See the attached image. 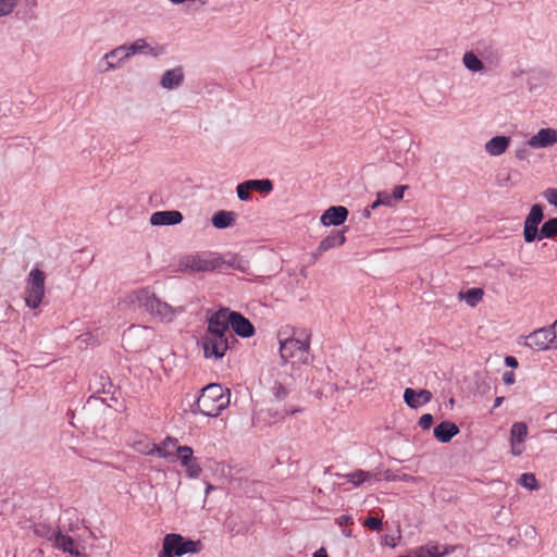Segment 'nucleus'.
<instances>
[{
  "instance_id": "f257e3e1",
  "label": "nucleus",
  "mask_w": 557,
  "mask_h": 557,
  "mask_svg": "<svg viewBox=\"0 0 557 557\" xmlns=\"http://www.w3.org/2000/svg\"><path fill=\"white\" fill-rule=\"evenodd\" d=\"M231 391L219 383L202 387L197 399L190 406L193 413L215 418L230 406Z\"/></svg>"
},
{
  "instance_id": "f03ea898",
  "label": "nucleus",
  "mask_w": 557,
  "mask_h": 557,
  "mask_svg": "<svg viewBox=\"0 0 557 557\" xmlns=\"http://www.w3.org/2000/svg\"><path fill=\"white\" fill-rule=\"evenodd\" d=\"M131 304H137L140 309H144L151 317L160 321L170 322L174 319L177 312H183V307H172L169 304L159 299L154 293L149 288L144 287L134 290L128 295Z\"/></svg>"
},
{
  "instance_id": "7ed1b4c3",
  "label": "nucleus",
  "mask_w": 557,
  "mask_h": 557,
  "mask_svg": "<svg viewBox=\"0 0 557 557\" xmlns=\"http://www.w3.org/2000/svg\"><path fill=\"white\" fill-rule=\"evenodd\" d=\"M163 51L164 48L161 46L150 47L146 39H136L129 46L122 45L106 53L103 57V60L106 61V67L102 70V72H109L117 69V64L110 62V59L112 58H119V61H125L136 53H148L153 57H159L163 53Z\"/></svg>"
},
{
  "instance_id": "20e7f679",
  "label": "nucleus",
  "mask_w": 557,
  "mask_h": 557,
  "mask_svg": "<svg viewBox=\"0 0 557 557\" xmlns=\"http://www.w3.org/2000/svg\"><path fill=\"white\" fill-rule=\"evenodd\" d=\"M310 334L306 333L304 338L289 337L280 341V356L284 362L288 360L307 363L310 348Z\"/></svg>"
},
{
  "instance_id": "39448f33",
  "label": "nucleus",
  "mask_w": 557,
  "mask_h": 557,
  "mask_svg": "<svg viewBox=\"0 0 557 557\" xmlns=\"http://www.w3.org/2000/svg\"><path fill=\"white\" fill-rule=\"evenodd\" d=\"M46 274L38 268L33 269L26 280L25 302L26 306L36 309L45 297Z\"/></svg>"
},
{
  "instance_id": "423d86ee",
  "label": "nucleus",
  "mask_w": 557,
  "mask_h": 557,
  "mask_svg": "<svg viewBox=\"0 0 557 557\" xmlns=\"http://www.w3.org/2000/svg\"><path fill=\"white\" fill-rule=\"evenodd\" d=\"M207 323L208 327L205 334L211 337H222L236 342L228 323V308H221L208 314Z\"/></svg>"
},
{
  "instance_id": "0eeeda50",
  "label": "nucleus",
  "mask_w": 557,
  "mask_h": 557,
  "mask_svg": "<svg viewBox=\"0 0 557 557\" xmlns=\"http://www.w3.org/2000/svg\"><path fill=\"white\" fill-rule=\"evenodd\" d=\"M224 260L214 255L187 256L184 265L194 272L223 271Z\"/></svg>"
},
{
  "instance_id": "6e6552de",
  "label": "nucleus",
  "mask_w": 557,
  "mask_h": 557,
  "mask_svg": "<svg viewBox=\"0 0 557 557\" xmlns=\"http://www.w3.org/2000/svg\"><path fill=\"white\" fill-rule=\"evenodd\" d=\"M556 330L554 327L544 326L533 331L525 337V346L537 351L555 349Z\"/></svg>"
},
{
  "instance_id": "1a4fd4ad",
  "label": "nucleus",
  "mask_w": 557,
  "mask_h": 557,
  "mask_svg": "<svg viewBox=\"0 0 557 557\" xmlns=\"http://www.w3.org/2000/svg\"><path fill=\"white\" fill-rule=\"evenodd\" d=\"M231 339L222 337H211L205 334L199 341V345L202 347L203 357L206 359H222L225 352L230 348Z\"/></svg>"
},
{
  "instance_id": "9d476101",
  "label": "nucleus",
  "mask_w": 557,
  "mask_h": 557,
  "mask_svg": "<svg viewBox=\"0 0 557 557\" xmlns=\"http://www.w3.org/2000/svg\"><path fill=\"white\" fill-rule=\"evenodd\" d=\"M165 541L170 544L175 556L181 557L186 554H196L201 549V542L185 539L178 533H169L164 536Z\"/></svg>"
},
{
  "instance_id": "9b49d317",
  "label": "nucleus",
  "mask_w": 557,
  "mask_h": 557,
  "mask_svg": "<svg viewBox=\"0 0 557 557\" xmlns=\"http://www.w3.org/2000/svg\"><path fill=\"white\" fill-rule=\"evenodd\" d=\"M544 219L543 207L539 203L533 205L524 221L523 237L525 243L536 240L539 234V224Z\"/></svg>"
},
{
  "instance_id": "f8f14e48",
  "label": "nucleus",
  "mask_w": 557,
  "mask_h": 557,
  "mask_svg": "<svg viewBox=\"0 0 557 557\" xmlns=\"http://www.w3.org/2000/svg\"><path fill=\"white\" fill-rule=\"evenodd\" d=\"M228 323L233 335H237L243 338H249L253 336L256 330L249 319L244 317L240 312L232 311L228 309Z\"/></svg>"
},
{
  "instance_id": "ddd939ff",
  "label": "nucleus",
  "mask_w": 557,
  "mask_h": 557,
  "mask_svg": "<svg viewBox=\"0 0 557 557\" xmlns=\"http://www.w3.org/2000/svg\"><path fill=\"white\" fill-rule=\"evenodd\" d=\"M438 544L429 543L420 547L410 549L408 555L405 557H444L455 552L454 546H444L443 550H440Z\"/></svg>"
},
{
  "instance_id": "4468645a",
  "label": "nucleus",
  "mask_w": 557,
  "mask_h": 557,
  "mask_svg": "<svg viewBox=\"0 0 557 557\" xmlns=\"http://www.w3.org/2000/svg\"><path fill=\"white\" fill-rule=\"evenodd\" d=\"M349 214V211L344 206H332L326 209L320 218L321 223L324 226H338L345 223Z\"/></svg>"
},
{
  "instance_id": "2eb2a0df",
  "label": "nucleus",
  "mask_w": 557,
  "mask_h": 557,
  "mask_svg": "<svg viewBox=\"0 0 557 557\" xmlns=\"http://www.w3.org/2000/svg\"><path fill=\"white\" fill-rule=\"evenodd\" d=\"M185 74L183 66L178 65L174 69L166 70L161 78H160V86L163 89L166 90H173L181 87L184 83Z\"/></svg>"
},
{
  "instance_id": "dca6fc26",
  "label": "nucleus",
  "mask_w": 557,
  "mask_h": 557,
  "mask_svg": "<svg viewBox=\"0 0 557 557\" xmlns=\"http://www.w3.org/2000/svg\"><path fill=\"white\" fill-rule=\"evenodd\" d=\"M52 546L63 550L64 553H69L74 557H83L84 555L81 553L78 546L75 544L74 539L62 532L61 529H57V535L52 543Z\"/></svg>"
},
{
  "instance_id": "f3484780",
  "label": "nucleus",
  "mask_w": 557,
  "mask_h": 557,
  "mask_svg": "<svg viewBox=\"0 0 557 557\" xmlns=\"http://www.w3.org/2000/svg\"><path fill=\"white\" fill-rule=\"evenodd\" d=\"M183 221V214L177 210L156 211L150 216L153 226L176 225Z\"/></svg>"
},
{
  "instance_id": "a211bd4d",
  "label": "nucleus",
  "mask_w": 557,
  "mask_h": 557,
  "mask_svg": "<svg viewBox=\"0 0 557 557\" xmlns=\"http://www.w3.org/2000/svg\"><path fill=\"white\" fill-rule=\"evenodd\" d=\"M557 143V129L542 128L529 140L528 145L532 148H545Z\"/></svg>"
},
{
  "instance_id": "6ab92c4d",
  "label": "nucleus",
  "mask_w": 557,
  "mask_h": 557,
  "mask_svg": "<svg viewBox=\"0 0 557 557\" xmlns=\"http://www.w3.org/2000/svg\"><path fill=\"white\" fill-rule=\"evenodd\" d=\"M432 393L428 389L416 391L413 388H406L404 392V400L406 405L412 409H417L421 405L430 403Z\"/></svg>"
},
{
  "instance_id": "aec40b11",
  "label": "nucleus",
  "mask_w": 557,
  "mask_h": 557,
  "mask_svg": "<svg viewBox=\"0 0 557 557\" xmlns=\"http://www.w3.org/2000/svg\"><path fill=\"white\" fill-rule=\"evenodd\" d=\"M459 433V428L451 421H442L434 430V437L443 444L449 443Z\"/></svg>"
},
{
  "instance_id": "412c9836",
  "label": "nucleus",
  "mask_w": 557,
  "mask_h": 557,
  "mask_svg": "<svg viewBox=\"0 0 557 557\" xmlns=\"http://www.w3.org/2000/svg\"><path fill=\"white\" fill-rule=\"evenodd\" d=\"M112 388L110 376L104 371L95 373L89 381V391L94 394H111Z\"/></svg>"
},
{
  "instance_id": "4be33fe9",
  "label": "nucleus",
  "mask_w": 557,
  "mask_h": 557,
  "mask_svg": "<svg viewBox=\"0 0 557 557\" xmlns=\"http://www.w3.org/2000/svg\"><path fill=\"white\" fill-rule=\"evenodd\" d=\"M176 443V438L166 437L162 443L163 446L157 444H145L143 447H138L137 450L144 455H158L160 458H170L172 455L168 453L164 447L169 444L174 446Z\"/></svg>"
},
{
  "instance_id": "5701e85b",
  "label": "nucleus",
  "mask_w": 557,
  "mask_h": 557,
  "mask_svg": "<svg viewBox=\"0 0 557 557\" xmlns=\"http://www.w3.org/2000/svg\"><path fill=\"white\" fill-rule=\"evenodd\" d=\"M509 143L510 137L508 136H495L485 144V150L488 154L497 157L507 150Z\"/></svg>"
},
{
  "instance_id": "b1692460",
  "label": "nucleus",
  "mask_w": 557,
  "mask_h": 557,
  "mask_svg": "<svg viewBox=\"0 0 557 557\" xmlns=\"http://www.w3.org/2000/svg\"><path fill=\"white\" fill-rule=\"evenodd\" d=\"M345 240V230L332 231L325 238L320 242V251H327L332 248L342 246Z\"/></svg>"
},
{
  "instance_id": "393cba45",
  "label": "nucleus",
  "mask_w": 557,
  "mask_h": 557,
  "mask_svg": "<svg viewBox=\"0 0 557 557\" xmlns=\"http://www.w3.org/2000/svg\"><path fill=\"white\" fill-rule=\"evenodd\" d=\"M235 216L236 214L233 211H218L211 219L212 225L219 230L226 228L234 223Z\"/></svg>"
},
{
  "instance_id": "a878e982",
  "label": "nucleus",
  "mask_w": 557,
  "mask_h": 557,
  "mask_svg": "<svg viewBox=\"0 0 557 557\" xmlns=\"http://www.w3.org/2000/svg\"><path fill=\"white\" fill-rule=\"evenodd\" d=\"M343 476L346 478L347 481L352 483L355 486H359L362 483L370 481L371 479H373L374 481L381 480V478L377 476L376 474L363 470H357L355 472L347 473Z\"/></svg>"
},
{
  "instance_id": "bb28decb",
  "label": "nucleus",
  "mask_w": 557,
  "mask_h": 557,
  "mask_svg": "<svg viewBox=\"0 0 557 557\" xmlns=\"http://www.w3.org/2000/svg\"><path fill=\"white\" fill-rule=\"evenodd\" d=\"M556 236H557V216L550 218L542 224L536 239L541 240L543 238H554Z\"/></svg>"
},
{
  "instance_id": "cd10ccee",
  "label": "nucleus",
  "mask_w": 557,
  "mask_h": 557,
  "mask_svg": "<svg viewBox=\"0 0 557 557\" xmlns=\"http://www.w3.org/2000/svg\"><path fill=\"white\" fill-rule=\"evenodd\" d=\"M463 65L470 72L476 73L484 70L483 62L479 59V57L473 51H467L462 58Z\"/></svg>"
},
{
  "instance_id": "c85d7f7f",
  "label": "nucleus",
  "mask_w": 557,
  "mask_h": 557,
  "mask_svg": "<svg viewBox=\"0 0 557 557\" xmlns=\"http://www.w3.org/2000/svg\"><path fill=\"white\" fill-rule=\"evenodd\" d=\"M528 434V426L524 422H515L510 430L511 444H522Z\"/></svg>"
},
{
  "instance_id": "c756f323",
  "label": "nucleus",
  "mask_w": 557,
  "mask_h": 557,
  "mask_svg": "<svg viewBox=\"0 0 557 557\" xmlns=\"http://www.w3.org/2000/svg\"><path fill=\"white\" fill-rule=\"evenodd\" d=\"M33 532L37 537L45 539L53 543L57 535V530H52L50 525L46 523H34Z\"/></svg>"
},
{
  "instance_id": "7c9ffc66",
  "label": "nucleus",
  "mask_w": 557,
  "mask_h": 557,
  "mask_svg": "<svg viewBox=\"0 0 557 557\" xmlns=\"http://www.w3.org/2000/svg\"><path fill=\"white\" fill-rule=\"evenodd\" d=\"M247 185H249L251 190L269 194L273 190V183L269 178L261 180H248Z\"/></svg>"
},
{
  "instance_id": "2f4dec72",
  "label": "nucleus",
  "mask_w": 557,
  "mask_h": 557,
  "mask_svg": "<svg viewBox=\"0 0 557 557\" xmlns=\"http://www.w3.org/2000/svg\"><path fill=\"white\" fill-rule=\"evenodd\" d=\"M483 295V289L479 287L469 288L465 293H460V296L471 307H474L482 299Z\"/></svg>"
},
{
  "instance_id": "473e14b6",
  "label": "nucleus",
  "mask_w": 557,
  "mask_h": 557,
  "mask_svg": "<svg viewBox=\"0 0 557 557\" xmlns=\"http://www.w3.org/2000/svg\"><path fill=\"white\" fill-rule=\"evenodd\" d=\"M176 457L180 460L182 467L187 466L190 463L194 458V450L190 446L184 445V446H177L176 448Z\"/></svg>"
},
{
  "instance_id": "72a5a7b5",
  "label": "nucleus",
  "mask_w": 557,
  "mask_h": 557,
  "mask_svg": "<svg viewBox=\"0 0 557 557\" xmlns=\"http://www.w3.org/2000/svg\"><path fill=\"white\" fill-rule=\"evenodd\" d=\"M224 262L223 271L228 268H234L242 272H246L248 269V261L237 256H232L228 260H224Z\"/></svg>"
},
{
  "instance_id": "f704fd0d",
  "label": "nucleus",
  "mask_w": 557,
  "mask_h": 557,
  "mask_svg": "<svg viewBox=\"0 0 557 557\" xmlns=\"http://www.w3.org/2000/svg\"><path fill=\"white\" fill-rule=\"evenodd\" d=\"M148 329L147 327H141V326H131L127 331L124 332L123 334V337H122V341L124 343V345H129L131 344V341L135 337V336H138L140 333H144L146 332Z\"/></svg>"
},
{
  "instance_id": "c9c22d12",
  "label": "nucleus",
  "mask_w": 557,
  "mask_h": 557,
  "mask_svg": "<svg viewBox=\"0 0 557 557\" xmlns=\"http://www.w3.org/2000/svg\"><path fill=\"white\" fill-rule=\"evenodd\" d=\"M273 396H274V404H278L283 401L289 394L288 389L283 386L282 384L275 383L272 387Z\"/></svg>"
},
{
  "instance_id": "e433bc0d",
  "label": "nucleus",
  "mask_w": 557,
  "mask_h": 557,
  "mask_svg": "<svg viewBox=\"0 0 557 557\" xmlns=\"http://www.w3.org/2000/svg\"><path fill=\"white\" fill-rule=\"evenodd\" d=\"M519 483L529 490H536L539 487L535 475L532 473H523L519 479Z\"/></svg>"
},
{
  "instance_id": "4c0bfd02",
  "label": "nucleus",
  "mask_w": 557,
  "mask_h": 557,
  "mask_svg": "<svg viewBox=\"0 0 557 557\" xmlns=\"http://www.w3.org/2000/svg\"><path fill=\"white\" fill-rule=\"evenodd\" d=\"M250 187L247 185V181L239 183L236 187L237 197L242 201H248L251 199Z\"/></svg>"
},
{
  "instance_id": "58836bf2",
  "label": "nucleus",
  "mask_w": 557,
  "mask_h": 557,
  "mask_svg": "<svg viewBox=\"0 0 557 557\" xmlns=\"http://www.w3.org/2000/svg\"><path fill=\"white\" fill-rule=\"evenodd\" d=\"M16 5L14 0H0V17L10 15Z\"/></svg>"
},
{
  "instance_id": "ea45409f",
  "label": "nucleus",
  "mask_w": 557,
  "mask_h": 557,
  "mask_svg": "<svg viewBox=\"0 0 557 557\" xmlns=\"http://www.w3.org/2000/svg\"><path fill=\"white\" fill-rule=\"evenodd\" d=\"M184 468L186 469L187 475L191 479L198 478L201 473V467L197 462V459H194L190 463L184 466Z\"/></svg>"
},
{
  "instance_id": "a19ab883",
  "label": "nucleus",
  "mask_w": 557,
  "mask_h": 557,
  "mask_svg": "<svg viewBox=\"0 0 557 557\" xmlns=\"http://www.w3.org/2000/svg\"><path fill=\"white\" fill-rule=\"evenodd\" d=\"M363 525L372 531H380L382 529L383 523L380 518L370 516L366 518V520L363 521Z\"/></svg>"
},
{
  "instance_id": "79ce46f5",
  "label": "nucleus",
  "mask_w": 557,
  "mask_h": 557,
  "mask_svg": "<svg viewBox=\"0 0 557 557\" xmlns=\"http://www.w3.org/2000/svg\"><path fill=\"white\" fill-rule=\"evenodd\" d=\"M268 414L273 419L274 422L285 419V413L280 412L278 404H272V406L268 409Z\"/></svg>"
},
{
  "instance_id": "37998d69",
  "label": "nucleus",
  "mask_w": 557,
  "mask_h": 557,
  "mask_svg": "<svg viewBox=\"0 0 557 557\" xmlns=\"http://www.w3.org/2000/svg\"><path fill=\"white\" fill-rule=\"evenodd\" d=\"M433 421L434 419L431 413H424L420 417L418 424L421 429L428 430L433 424Z\"/></svg>"
},
{
  "instance_id": "c03bdc74",
  "label": "nucleus",
  "mask_w": 557,
  "mask_h": 557,
  "mask_svg": "<svg viewBox=\"0 0 557 557\" xmlns=\"http://www.w3.org/2000/svg\"><path fill=\"white\" fill-rule=\"evenodd\" d=\"M301 411H302V408L294 407L288 404H285V405L280 404V412L285 413V418L289 414H295V413L301 412Z\"/></svg>"
},
{
  "instance_id": "a18cd8bd",
  "label": "nucleus",
  "mask_w": 557,
  "mask_h": 557,
  "mask_svg": "<svg viewBox=\"0 0 557 557\" xmlns=\"http://www.w3.org/2000/svg\"><path fill=\"white\" fill-rule=\"evenodd\" d=\"M408 188L407 185H398L394 188L392 195L393 201H399L404 198L405 190Z\"/></svg>"
},
{
  "instance_id": "49530a36",
  "label": "nucleus",
  "mask_w": 557,
  "mask_h": 557,
  "mask_svg": "<svg viewBox=\"0 0 557 557\" xmlns=\"http://www.w3.org/2000/svg\"><path fill=\"white\" fill-rule=\"evenodd\" d=\"M544 196L549 205L557 207V189L548 188L545 190Z\"/></svg>"
},
{
  "instance_id": "de8ad7c7",
  "label": "nucleus",
  "mask_w": 557,
  "mask_h": 557,
  "mask_svg": "<svg viewBox=\"0 0 557 557\" xmlns=\"http://www.w3.org/2000/svg\"><path fill=\"white\" fill-rule=\"evenodd\" d=\"M175 554L173 553L170 544L163 539L162 549L159 553L158 557H174Z\"/></svg>"
},
{
  "instance_id": "09e8293b",
  "label": "nucleus",
  "mask_w": 557,
  "mask_h": 557,
  "mask_svg": "<svg viewBox=\"0 0 557 557\" xmlns=\"http://www.w3.org/2000/svg\"><path fill=\"white\" fill-rule=\"evenodd\" d=\"M377 198L382 200L383 206L391 207L394 203L392 195L386 191L377 193Z\"/></svg>"
},
{
  "instance_id": "8fccbe9b",
  "label": "nucleus",
  "mask_w": 557,
  "mask_h": 557,
  "mask_svg": "<svg viewBox=\"0 0 557 557\" xmlns=\"http://www.w3.org/2000/svg\"><path fill=\"white\" fill-rule=\"evenodd\" d=\"M78 519L76 520L75 523L73 522H70L69 525L66 527L64 523H62L58 529H61L63 533L67 534V533H74L76 530H78Z\"/></svg>"
},
{
  "instance_id": "3c124183",
  "label": "nucleus",
  "mask_w": 557,
  "mask_h": 557,
  "mask_svg": "<svg viewBox=\"0 0 557 557\" xmlns=\"http://www.w3.org/2000/svg\"><path fill=\"white\" fill-rule=\"evenodd\" d=\"M339 527L348 525L354 523V519L350 515H343L336 519Z\"/></svg>"
},
{
  "instance_id": "603ef678",
  "label": "nucleus",
  "mask_w": 557,
  "mask_h": 557,
  "mask_svg": "<svg viewBox=\"0 0 557 557\" xmlns=\"http://www.w3.org/2000/svg\"><path fill=\"white\" fill-rule=\"evenodd\" d=\"M503 382L506 384V385H511L515 383V373L512 371H506L504 374H503Z\"/></svg>"
},
{
  "instance_id": "864d4df0",
  "label": "nucleus",
  "mask_w": 557,
  "mask_h": 557,
  "mask_svg": "<svg viewBox=\"0 0 557 557\" xmlns=\"http://www.w3.org/2000/svg\"><path fill=\"white\" fill-rule=\"evenodd\" d=\"M515 156L519 160H525L529 156V150L523 146L516 150Z\"/></svg>"
},
{
  "instance_id": "5fc2aeb1",
  "label": "nucleus",
  "mask_w": 557,
  "mask_h": 557,
  "mask_svg": "<svg viewBox=\"0 0 557 557\" xmlns=\"http://www.w3.org/2000/svg\"><path fill=\"white\" fill-rule=\"evenodd\" d=\"M505 364L509 368H517L518 367V360L517 358L512 357V356H507L505 357Z\"/></svg>"
},
{
  "instance_id": "6e6d98bb",
  "label": "nucleus",
  "mask_w": 557,
  "mask_h": 557,
  "mask_svg": "<svg viewBox=\"0 0 557 557\" xmlns=\"http://www.w3.org/2000/svg\"><path fill=\"white\" fill-rule=\"evenodd\" d=\"M411 145H412V140L405 139V140L399 141L398 148H406L407 149L406 152L408 153Z\"/></svg>"
},
{
  "instance_id": "4d7b16f0",
  "label": "nucleus",
  "mask_w": 557,
  "mask_h": 557,
  "mask_svg": "<svg viewBox=\"0 0 557 557\" xmlns=\"http://www.w3.org/2000/svg\"><path fill=\"white\" fill-rule=\"evenodd\" d=\"M313 557H329L327 552L324 547L319 548L314 552Z\"/></svg>"
},
{
  "instance_id": "13d9d810",
  "label": "nucleus",
  "mask_w": 557,
  "mask_h": 557,
  "mask_svg": "<svg viewBox=\"0 0 557 557\" xmlns=\"http://www.w3.org/2000/svg\"><path fill=\"white\" fill-rule=\"evenodd\" d=\"M325 251H320V245L317 249L311 253V258L313 261L318 260Z\"/></svg>"
},
{
  "instance_id": "bf43d9fd",
  "label": "nucleus",
  "mask_w": 557,
  "mask_h": 557,
  "mask_svg": "<svg viewBox=\"0 0 557 557\" xmlns=\"http://www.w3.org/2000/svg\"><path fill=\"white\" fill-rule=\"evenodd\" d=\"M518 444H511V453L515 456H519L522 454V449L517 446Z\"/></svg>"
},
{
  "instance_id": "052dcab7",
  "label": "nucleus",
  "mask_w": 557,
  "mask_h": 557,
  "mask_svg": "<svg viewBox=\"0 0 557 557\" xmlns=\"http://www.w3.org/2000/svg\"><path fill=\"white\" fill-rule=\"evenodd\" d=\"M15 3H18V0H14ZM25 4L29 8H35L37 5V0H24Z\"/></svg>"
},
{
  "instance_id": "680f3d73",
  "label": "nucleus",
  "mask_w": 557,
  "mask_h": 557,
  "mask_svg": "<svg viewBox=\"0 0 557 557\" xmlns=\"http://www.w3.org/2000/svg\"><path fill=\"white\" fill-rule=\"evenodd\" d=\"M503 401H504V397L503 396L496 397L495 401H494L493 409L499 407L503 404Z\"/></svg>"
},
{
  "instance_id": "e2e57ef3",
  "label": "nucleus",
  "mask_w": 557,
  "mask_h": 557,
  "mask_svg": "<svg viewBox=\"0 0 557 557\" xmlns=\"http://www.w3.org/2000/svg\"><path fill=\"white\" fill-rule=\"evenodd\" d=\"M381 205H382V200L376 198V200L371 205V209H375Z\"/></svg>"
},
{
  "instance_id": "0e129e2a",
  "label": "nucleus",
  "mask_w": 557,
  "mask_h": 557,
  "mask_svg": "<svg viewBox=\"0 0 557 557\" xmlns=\"http://www.w3.org/2000/svg\"><path fill=\"white\" fill-rule=\"evenodd\" d=\"M342 532H343L344 536H346V537H351L352 536V532L349 529H343Z\"/></svg>"
},
{
  "instance_id": "69168bd1",
  "label": "nucleus",
  "mask_w": 557,
  "mask_h": 557,
  "mask_svg": "<svg viewBox=\"0 0 557 557\" xmlns=\"http://www.w3.org/2000/svg\"><path fill=\"white\" fill-rule=\"evenodd\" d=\"M550 326L554 327V330H556V338L554 341H555V349H557V320Z\"/></svg>"
},
{
  "instance_id": "338daca9",
  "label": "nucleus",
  "mask_w": 557,
  "mask_h": 557,
  "mask_svg": "<svg viewBox=\"0 0 557 557\" xmlns=\"http://www.w3.org/2000/svg\"><path fill=\"white\" fill-rule=\"evenodd\" d=\"M385 544H386V545H388V546H391V547H395V546H396V544H395V542H394V539H393V537H392L391 540H388V539L386 537V540H385Z\"/></svg>"
},
{
  "instance_id": "774afa93",
  "label": "nucleus",
  "mask_w": 557,
  "mask_h": 557,
  "mask_svg": "<svg viewBox=\"0 0 557 557\" xmlns=\"http://www.w3.org/2000/svg\"><path fill=\"white\" fill-rule=\"evenodd\" d=\"M384 479L387 480V481H392L394 480V478L391 475V472L387 470L385 471L384 473Z\"/></svg>"
}]
</instances>
